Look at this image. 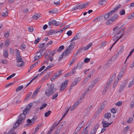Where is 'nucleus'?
Masks as SVG:
<instances>
[{"label": "nucleus", "instance_id": "nucleus-11", "mask_svg": "<svg viewBox=\"0 0 134 134\" xmlns=\"http://www.w3.org/2000/svg\"><path fill=\"white\" fill-rule=\"evenodd\" d=\"M42 98H40L36 101L34 102V103L36 104V106L40 107V109H42Z\"/></svg>", "mask_w": 134, "mask_h": 134}, {"label": "nucleus", "instance_id": "nucleus-34", "mask_svg": "<svg viewBox=\"0 0 134 134\" xmlns=\"http://www.w3.org/2000/svg\"><path fill=\"white\" fill-rule=\"evenodd\" d=\"M76 83H77L76 82L74 81L72 83L71 86L70 87L69 90L72 89L73 87L76 84Z\"/></svg>", "mask_w": 134, "mask_h": 134}, {"label": "nucleus", "instance_id": "nucleus-29", "mask_svg": "<svg viewBox=\"0 0 134 134\" xmlns=\"http://www.w3.org/2000/svg\"><path fill=\"white\" fill-rule=\"evenodd\" d=\"M113 30L114 31H115L116 30L118 32L117 33H119L121 32V31L120 30V29L119 28V27H118V26H116L113 29Z\"/></svg>", "mask_w": 134, "mask_h": 134}, {"label": "nucleus", "instance_id": "nucleus-33", "mask_svg": "<svg viewBox=\"0 0 134 134\" xmlns=\"http://www.w3.org/2000/svg\"><path fill=\"white\" fill-rule=\"evenodd\" d=\"M4 56L5 58L8 57V52L7 50H5L4 51Z\"/></svg>", "mask_w": 134, "mask_h": 134}, {"label": "nucleus", "instance_id": "nucleus-14", "mask_svg": "<svg viewBox=\"0 0 134 134\" xmlns=\"http://www.w3.org/2000/svg\"><path fill=\"white\" fill-rule=\"evenodd\" d=\"M78 9H83V5H82V4H78V5H76V6L74 8H72L71 10L72 11H74Z\"/></svg>", "mask_w": 134, "mask_h": 134}, {"label": "nucleus", "instance_id": "nucleus-23", "mask_svg": "<svg viewBox=\"0 0 134 134\" xmlns=\"http://www.w3.org/2000/svg\"><path fill=\"white\" fill-rule=\"evenodd\" d=\"M125 87V84H122L121 85L120 89H119V92H121Z\"/></svg>", "mask_w": 134, "mask_h": 134}, {"label": "nucleus", "instance_id": "nucleus-32", "mask_svg": "<svg viewBox=\"0 0 134 134\" xmlns=\"http://www.w3.org/2000/svg\"><path fill=\"white\" fill-rule=\"evenodd\" d=\"M64 48V46H63L62 45L60 46L58 49H57V50L58 52H61Z\"/></svg>", "mask_w": 134, "mask_h": 134}, {"label": "nucleus", "instance_id": "nucleus-25", "mask_svg": "<svg viewBox=\"0 0 134 134\" xmlns=\"http://www.w3.org/2000/svg\"><path fill=\"white\" fill-rule=\"evenodd\" d=\"M77 68V65H76V66H75L73 69H72V71L71 72H71V75L75 73V72H76L75 70Z\"/></svg>", "mask_w": 134, "mask_h": 134}, {"label": "nucleus", "instance_id": "nucleus-56", "mask_svg": "<svg viewBox=\"0 0 134 134\" xmlns=\"http://www.w3.org/2000/svg\"><path fill=\"white\" fill-rule=\"evenodd\" d=\"M76 60V58H74L73 59H72L70 62V63L69 64V65H71L72 64H73L74 62Z\"/></svg>", "mask_w": 134, "mask_h": 134}, {"label": "nucleus", "instance_id": "nucleus-60", "mask_svg": "<svg viewBox=\"0 0 134 134\" xmlns=\"http://www.w3.org/2000/svg\"><path fill=\"white\" fill-rule=\"evenodd\" d=\"M90 77L88 76H87L85 78V79L84 80V82H86L87 81L90 79Z\"/></svg>", "mask_w": 134, "mask_h": 134}, {"label": "nucleus", "instance_id": "nucleus-15", "mask_svg": "<svg viewBox=\"0 0 134 134\" xmlns=\"http://www.w3.org/2000/svg\"><path fill=\"white\" fill-rule=\"evenodd\" d=\"M98 79H95L91 83V85L89 86V88L90 89H92L93 86L95 85V84L98 82Z\"/></svg>", "mask_w": 134, "mask_h": 134}, {"label": "nucleus", "instance_id": "nucleus-43", "mask_svg": "<svg viewBox=\"0 0 134 134\" xmlns=\"http://www.w3.org/2000/svg\"><path fill=\"white\" fill-rule=\"evenodd\" d=\"M51 113V111L50 110H48V111L46 112L44 114V116L45 117H47Z\"/></svg>", "mask_w": 134, "mask_h": 134}, {"label": "nucleus", "instance_id": "nucleus-13", "mask_svg": "<svg viewBox=\"0 0 134 134\" xmlns=\"http://www.w3.org/2000/svg\"><path fill=\"white\" fill-rule=\"evenodd\" d=\"M60 32L59 30H57L55 31L53 30H50L48 33V34L49 35H52L53 34H56L57 33Z\"/></svg>", "mask_w": 134, "mask_h": 134}, {"label": "nucleus", "instance_id": "nucleus-61", "mask_svg": "<svg viewBox=\"0 0 134 134\" xmlns=\"http://www.w3.org/2000/svg\"><path fill=\"white\" fill-rule=\"evenodd\" d=\"M28 30L30 32H32L33 31V28L32 27H30L28 28Z\"/></svg>", "mask_w": 134, "mask_h": 134}, {"label": "nucleus", "instance_id": "nucleus-36", "mask_svg": "<svg viewBox=\"0 0 134 134\" xmlns=\"http://www.w3.org/2000/svg\"><path fill=\"white\" fill-rule=\"evenodd\" d=\"M88 130H86L85 131L84 129H83L80 132V133L81 134H83V133L85 134H88Z\"/></svg>", "mask_w": 134, "mask_h": 134}, {"label": "nucleus", "instance_id": "nucleus-58", "mask_svg": "<svg viewBox=\"0 0 134 134\" xmlns=\"http://www.w3.org/2000/svg\"><path fill=\"white\" fill-rule=\"evenodd\" d=\"M90 60V59L87 58H85L84 60V62L85 63H87L89 62Z\"/></svg>", "mask_w": 134, "mask_h": 134}, {"label": "nucleus", "instance_id": "nucleus-20", "mask_svg": "<svg viewBox=\"0 0 134 134\" xmlns=\"http://www.w3.org/2000/svg\"><path fill=\"white\" fill-rule=\"evenodd\" d=\"M111 116V114L110 113H108L105 114L104 118L106 119H108L110 118Z\"/></svg>", "mask_w": 134, "mask_h": 134}, {"label": "nucleus", "instance_id": "nucleus-4", "mask_svg": "<svg viewBox=\"0 0 134 134\" xmlns=\"http://www.w3.org/2000/svg\"><path fill=\"white\" fill-rule=\"evenodd\" d=\"M121 7V5L120 4L118 6L113 9L109 13L105 14L104 16L105 20H106L108 19L111 16L112 14H114V13L120 8Z\"/></svg>", "mask_w": 134, "mask_h": 134}, {"label": "nucleus", "instance_id": "nucleus-28", "mask_svg": "<svg viewBox=\"0 0 134 134\" xmlns=\"http://www.w3.org/2000/svg\"><path fill=\"white\" fill-rule=\"evenodd\" d=\"M21 96H19V97H16V102L17 104L20 103L21 102V101L20 99Z\"/></svg>", "mask_w": 134, "mask_h": 134}, {"label": "nucleus", "instance_id": "nucleus-47", "mask_svg": "<svg viewBox=\"0 0 134 134\" xmlns=\"http://www.w3.org/2000/svg\"><path fill=\"white\" fill-rule=\"evenodd\" d=\"M15 75V73H13L11 75H10L8 77H7V80H9L10 79H11L12 77H14Z\"/></svg>", "mask_w": 134, "mask_h": 134}, {"label": "nucleus", "instance_id": "nucleus-19", "mask_svg": "<svg viewBox=\"0 0 134 134\" xmlns=\"http://www.w3.org/2000/svg\"><path fill=\"white\" fill-rule=\"evenodd\" d=\"M50 74V73H48L42 78V81L47 80L49 77V75Z\"/></svg>", "mask_w": 134, "mask_h": 134}, {"label": "nucleus", "instance_id": "nucleus-49", "mask_svg": "<svg viewBox=\"0 0 134 134\" xmlns=\"http://www.w3.org/2000/svg\"><path fill=\"white\" fill-rule=\"evenodd\" d=\"M37 93H38L37 92H36V91H35L34 92V93L33 94H32V96H31V98L32 99H33L34 97H36V96Z\"/></svg>", "mask_w": 134, "mask_h": 134}, {"label": "nucleus", "instance_id": "nucleus-59", "mask_svg": "<svg viewBox=\"0 0 134 134\" xmlns=\"http://www.w3.org/2000/svg\"><path fill=\"white\" fill-rule=\"evenodd\" d=\"M133 121V119L132 118H130L127 120V122L128 123H130Z\"/></svg>", "mask_w": 134, "mask_h": 134}, {"label": "nucleus", "instance_id": "nucleus-2", "mask_svg": "<svg viewBox=\"0 0 134 134\" xmlns=\"http://www.w3.org/2000/svg\"><path fill=\"white\" fill-rule=\"evenodd\" d=\"M16 50L15 55L16 56V59L17 63L16 66L18 67H21L24 65L25 63L23 61L22 58L20 55L19 51L17 49H16Z\"/></svg>", "mask_w": 134, "mask_h": 134}, {"label": "nucleus", "instance_id": "nucleus-21", "mask_svg": "<svg viewBox=\"0 0 134 134\" xmlns=\"http://www.w3.org/2000/svg\"><path fill=\"white\" fill-rule=\"evenodd\" d=\"M32 94V92H30L27 95L26 97L25 98L24 100L25 101L29 99V98Z\"/></svg>", "mask_w": 134, "mask_h": 134}, {"label": "nucleus", "instance_id": "nucleus-42", "mask_svg": "<svg viewBox=\"0 0 134 134\" xmlns=\"http://www.w3.org/2000/svg\"><path fill=\"white\" fill-rule=\"evenodd\" d=\"M134 17V12L132 13L130 15L127 17L129 19H131Z\"/></svg>", "mask_w": 134, "mask_h": 134}, {"label": "nucleus", "instance_id": "nucleus-57", "mask_svg": "<svg viewBox=\"0 0 134 134\" xmlns=\"http://www.w3.org/2000/svg\"><path fill=\"white\" fill-rule=\"evenodd\" d=\"M116 108H113L111 110V112L114 114L115 113H116Z\"/></svg>", "mask_w": 134, "mask_h": 134}, {"label": "nucleus", "instance_id": "nucleus-22", "mask_svg": "<svg viewBox=\"0 0 134 134\" xmlns=\"http://www.w3.org/2000/svg\"><path fill=\"white\" fill-rule=\"evenodd\" d=\"M42 126V125L41 124H39L37 125L35 129V131L37 132L38 131V130L41 128Z\"/></svg>", "mask_w": 134, "mask_h": 134}, {"label": "nucleus", "instance_id": "nucleus-6", "mask_svg": "<svg viewBox=\"0 0 134 134\" xmlns=\"http://www.w3.org/2000/svg\"><path fill=\"white\" fill-rule=\"evenodd\" d=\"M119 17V15L118 14H114L107 20L106 22V24L108 25H111Z\"/></svg>", "mask_w": 134, "mask_h": 134}, {"label": "nucleus", "instance_id": "nucleus-27", "mask_svg": "<svg viewBox=\"0 0 134 134\" xmlns=\"http://www.w3.org/2000/svg\"><path fill=\"white\" fill-rule=\"evenodd\" d=\"M84 63L83 62H82L81 63H79L77 64V65L79 69V70L80 69H81L82 68V66L83 65Z\"/></svg>", "mask_w": 134, "mask_h": 134}, {"label": "nucleus", "instance_id": "nucleus-62", "mask_svg": "<svg viewBox=\"0 0 134 134\" xmlns=\"http://www.w3.org/2000/svg\"><path fill=\"white\" fill-rule=\"evenodd\" d=\"M82 99L81 98V97H80L76 101V103L77 102L80 104L81 102Z\"/></svg>", "mask_w": 134, "mask_h": 134}, {"label": "nucleus", "instance_id": "nucleus-24", "mask_svg": "<svg viewBox=\"0 0 134 134\" xmlns=\"http://www.w3.org/2000/svg\"><path fill=\"white\" fill-rule=\"evenodd\" d=\"M58 12V10L57 9H53L52 10L49 11V13H51L52 14H55Z\"/></svg>", "mask_w": 134, "mask_h": 134}, {"label": "nucleus", "instance_id": "nucleus-8", "mask_svg": "<svg viewBox=\"0 0 134 134\" xmlns=\"http://www.w3.org/2000/svg\"><path fill=\"white\" fill-rule=\"evenodd\" d=\"M68 80H66L61 84L60 87V90L61 91L65 90L67 87L68 83Z\"/></svg>", "mask_w": 134, "mask_h": 134}, {"label": "nucleus", "instance_id": "nucleus-54", "mask_svg": "<svg viewBox=\"0 0 134 134\" xmlns=\"http://www.w3.org/2000/svg\"><path fill=\"white\" fill-rule=\"evenodd\" d=\"M119 13L121 15H122L124 14L125 13V10L123 9L121 10L120 11Z\"/></svg>", "mask_w": 134, "mask_h": 134}, {"label": "nucleus", "instance_id": "nucleus-39", "mask_svg": "<svg viewBox=\"0 0 134 134\" xmlns=\"http://www.w3.org/2000/svg\"><path fill=\"white\" fill-rule=\"evenodd\" d=\"M54 65V64L53 63H52V64H51L47 66L46 68V70H48L49 69H50Z\"/></svg>", "mask_w": 134, "mask_h": 134}, {"label": "nucleus", "instance_id": "nucleus-12", "mask_svg": "<svg viewBox=\"0 0 134 134\" xmlns=\"http://www.w3.org/2000/svg\"><path fill=\"white\" fill-rule=\"evenodd\" d=\"M107 121H105L104 119L102 120V124H103V127H108L112 123L111 122L110 123H107Z\"/></svg>", "mask_w": 134, "mask_h": 134}, {"label": "nucleus", "instance_id": "nucleus-10", "mask_svg": "<svg viewBox=\"0 0 134 134\" xmlns=\"http://www.w3.org/2000/svg\"><path fill=\"white\" fill-rule=\"evenodd\" d=\"M59 124V123L58 122L57 123H55L54 124L49 131L47 132V134H51L52 131L54 129L55 127H56Z\"/></svg>", "mask_w": 134, "mask_h": 134}, {"label": "nucleus", "instance_id": "nucleus-63", "mask_svg": "<svg viewBox=\"0 0 134 134\" xmlns=\"http://www.w3.org/2000/svg\"><path fill=\"white\" fill-rule=\"evenodd\" d=\"M41 38H37L36 40L35 41V42H34V43L35 44H36L38 43L40 40Z\"/></svg>", "mask_w": 134, "mask_h": 134}, {"label": "nucleus", "instance_id": "nucleus-53", "mask_svg": "<svg viewBox=\"0 0 134 134\" xmlns=\"http://www.w3.org/2000/svg\"><path fill=\"white\" fill-rule=\"evenodd\" d=\"M99 126V125L98 124H97L94 126L93 129L96 131Z\"/></svg>", "mask_w": 134, "mask_h": 134}, {"label": "nucleus", "instance_id": "nucleus-17", "mask_svg": "<svg viewBox=\"0 0 134 134\" xmlns=\"http://www.w3.org/2000/svg\"><path fill=\"white\" fill-rule=\"evenodd\" d=\"M120 54L119 52H118L117 53L115 54L109 60V61H111L113 60H114L116 58H117L118 57L119 55Z\"/></svg>", "mask_w": 134, "mask_h": 134}, {"label": "nucleus", "instance_id": "nucleus-9", "mask_svg": "<svg viewBox=\"0 0 134 134\" xmlns=\"http://www.w3.org/2000/svg\"><path fill=\"white\" fill-rule=\"evenodd\" d=\"M42 51V49H41L37 52V54L34 57L35 60H37L41 57L42 56L41 54Z\"/></svg>", "mask_w": 134, "mask_h": 134}, {"label": "nucleus", "instance_id": "nucleus-44", "mask_svg": "<svg viewBox=\"0 0 134 134\" xmlns=\"http://www.w3.org/2000/svg\"><path fill=\"white\" fill-rule=\"evenodd\" d=\"M58 51L57 50V49H55L52 52V53H51L49 55H51V56H53L54 54L56 53Z\"/></svg>", "mask_w": 134, "mask_h": 134}, {"label": "nucleus", "instance_id": "nucleus-55", "mask_svg": "<svg viewBox=\"0 0 134 134\" xmlns=\"http://www.w3.org/2000/svg\"><path fill=\"white\" fill-rule=\"evenodd\" d=\"M81 78L80 77H79L76 78L74 80V81L77 83L78 82L80 81L81 80Z\"/></svg>", "mask_w": 134, "mask_h": 134}, {"label": "nucleus", "instance_id": "nucleus-3", "mask_svg": "<svg viewBox=\"0 0 134 134\" xmlns=\"http://www.w3.org/2000/svg\"><path fill=\"white\" fill-rule=\"evenodd\" d=\"M56 90V89L54 88V84H52L48 87L45 91V94L48 96H49L52 95Z\"/></svg>", "mask_w": 134, "mask_h": 134}, {"label": "nucleus", "instance_id": "nucleus-1", "mask_svg": "<svg viewBox=\"0 0 134 134\" xmlns=\"http://www.w3.org/2000/svg\"><path fill=\"white\" fill-rule=\"evenodd\" d=\"M32 103H30L27 105L26 107L23 110V113L20 114L18 117V119L13 126L14 129L16 128L23 122L26 118V115L28 114L29 112L30 109L32 105Z\"/></svg>", "mask_w": 134, "mask_h": 134}, {"label": "nucleus", "instance_id": "nucleus-30", "mask_svg": "<svg viewBox=\"0 0 134 134\" xmlns=\"http://www.w3.org/2000/svg\"><path fill=\"white\" fill-rule=\"evenodd\" d=\"M63 52L62 53V54L60 56L58 59V61H60V60L62 59L63 58V56H67L68 55H66L65 53H64V54H63Z\"/></svg>", "mask_w": 134, "mask_h": 134}, {"label": "nucleus", "instance_id": "nucleus-26", "mask_svg": "<svg viewBox=\"0 0 134 134\" xmlns=\"http://www.w3.org/2000/svg\"><path fill=\"white\" fill-rule=\"evenodd\" d=\"M106 3L107 1L105 0H101L99 2V4L102 5H104Z\"/></svg>", "mask_w": 134, "mask_h": 134}, {"label": "nucleus", "instance_id": "nucleus-41", "mask_svg": "<svg viewBox=\"0 0 134 134\" xmlns=\"http://www.w3.org/2000/svg\"><path fill=\"white\" fill-rule=\"evenodd\" d=\"M23 88V86H20L17 88L16 90V92H18L21 90Z\"/></svg>", "mask_w": 134, "mask_h": 134}, {"label": "nucleus", "instance_id": "nucleus-5", "mask_svg": "<svg viewBox=\"0 0 134 134\" xmlns=\"http://www.w3.org/2000/svg\"><path fill=\"white\" fill-rule=\"evenodd\" d=\"M75 43L74 42H72L67 48L63 52V54L65 53L66 55H69L72 51L75 46Z\"/></svg>", "mask_w": 134, "mask_h": 134}, {"label": "nucleus", "instance_id": "nucleus-31", "mask_svg": "<svg viewBox=\"0 0 134 134\" xmlns=\"http://www.w3.org/2000/svg\"><path fill=\"white\" fill-rule=\"evenodd\" d=\"M65 123L66 122L65 121L62 122L60 123V125L58 127V128H60V129H62V128L63 127V125L65 124Z\"/></svg>", "mask_w": 134, "mask_h": 134}, {"label": "nucleus", "instance_id": "nucleus-7", "mask_svg": "<svg viewBox=\"0 0 134 134\" xmlns=\"http://www.w3.org/2000/svg\"><path fill=\"white\" fill-rule=\"evenodd\" d=\"M92 45L91 43L87 45L86 46H83L79 49L77 51V52L79 53L81 52L82 50H88Z\"/></svg>", "mask_w": 134, "mask_h": 134}, {"label": "nucleus", "instance_id": "nucleus-52", "mask_svg": "<svg viewBox=\"0 0 134 134\" xmlns=\"http://www.w3.org/2000/svg\"><path fill=\"white\" fill-rule=\"evenodd\" d=\"M9 36V33L8 31L5 32L4 33V36L5 38H7Z\"/></svg>", "mask_w": 134, "mask_h": 134}, {"label": "nucleus", "instance_id": "nucleus-46", "mask_svg": "<svg viewBox=\"0 0 134 134\" xmlns=\"http://www.w3.org/2000/svg\"><path fill=\"white\" fill-rule=\"evenodd\" d=\"M116 74H114L113 76L110 79L109 81H112L115 79Z\"/></svg>", "mask_w": 134, "mask_h": 134}, {"label": "nucleus", "instance_id": "nucleus-18", "mask_svg": "<svg viewBox=\"0 0 134 134\" xmlns=\"http://www.w3.org/2000/svg\"><path fill=\"white\" fill-rule=\"evenodd\" d=\"M124 69H122V71H121L118 77V78L119 79H121V78L124 74Z\"/></svg>", "mask_w": 134, "mask_h": 134}, {"label": "nucleus", "instance_id": "nucleus-16", "mask_svg": "<svg viewBox=\"0 0 134 134\" xmlns=\"http://www.w3.org/2000/svg\"><path fill=\"white\" fill-rule=\"evenodd\" d=\"M52 23V24L56 26H58L60 25L61 23L60 22H57L54 19L51 20Z\"/></svg>", "mask_w": 134, "mask_h": 134}, {"label": "nucleus", "instance_id": "nucleus-37", "mask_svg": "<svg viewBox=\"0 0 134 134\" xmlns=\"http://www.w3.org/2000/svg\"><path fill=\"white\" fill-rule=\"evenodd\" d=\"M107 43V42L106 41H104L100 45V47L101 48H103L105 45V44Z\"/></svg>", "mask_w": 134, "mask_h": 134}, {"label": "nucleus", "instance_id": "nucleus-35", "mask_svg": "<svg viewBox=\"0 0 134 134\" xmlns=\"http://www.w3.org/2000/svg\"><path fill=\"white\" fill-rule=\"evenodd\" d=\"M69 26L70 25H66L64 27V28H63L60 30H59V31H60V32H61L62 31H64L65 29H66L67 28L69 27Z\"/></svg>", "mask_w": 134, "mask_h": 134}, {"label": "nucleus", "instance_id": "nucleus-48", "mask_svg": "<svg viewBox=\"0 0 134 134\" xmlns=\"http://www.w3.org/2000/svg\"><path fill=\"white\" fill-rule=\"evenodd\" d=\"M48 60H49L51 61H52L53 59L54 58L53 56L49 55L47 57Z\"/></svg>", "mask_w": 134, "mask_h": 134}, {"label": "nucleus", "instance_id": "nucleus-38", "mask_svg": "<svg viewBox=\"0 0 134 134\" xmlns=\"http://www.w3.org/2000/svg\"><path fill=\"white\" fill-rule=\"evenodd\" d=\"M89 4V3L88 2H87L84 3L82 4L83 8H85Z\"/></svg>", "mask_w": 134, "mask_h": 134}, {"label": "nucleus", "instance_id": "nucleus-64", "mask_svg": "<svg viewBox=\"0 0 134 134\" xmlns=\"http://www.w3.org/2000/svg\"><path fill=\"white\" fill-rule=\"evenodd\" d=\"M122 102H121L119 101L116 103L115 105L119 106L121 105H122Z\"/></svg>", "mask_w": 134, "mask_h": 134}, {"label": "nucleus", "instance_id": "nucleus-51", "mask_svg": "<svg viewBox=\"0 0 134 134\" xmlns=\"http://www.w3.org/2000/svg\"><path fill=\"white\" fill-rule=\"evenodd\" d=\"M80 130V129H79V126H78L75 130V133H74L73 134H76V133H77L79 132V131Z\"/></svg>", "mask_w": 134, "mask_h": 134}, {"label": "nucleus", "instance_id": "nucleus-40", "mask_svg": "<svg viewBox=\"0 0 134 134\" xmlns=\"http://www.w3.org/2000/svg\"><path fill=\"white\" fill-rule=\"evenodd\" d=\"M40 16L39 14H37L36 15H35L32 17V18L35 20L37 19Z\"/></svg>", "mask_w": 134, "mask_h": 134}, {"label": "nucleus", "instance_id": "nucleus-45", "mask_svg": "<svg viewBox=\"0 0 134 134\" xmlns=\"http://www.w3.org/2000/svg\"><path fill=\"white\" fill-rule=\"evenodd\" d=\"M62 129H60V128H58L57 129L54 133V134H58L60 132V130Z\"/></svg>", "mask_w": 134, "mask_h": 134}, {"label": "nucleus", "instance_id": "nucleus-50", "mask_svg": "<svg viewBox=\"0 0 134 134\" xmlns=\"http://www.w3.org/2000/svg\"><path fill=\"white\" fill-rule=\"evenodd\" d=\"M58 94L57 93H56L54 94L52 96V99H55L58 96Z\"/></svg>", "mask_w": 134, "mask_h": 134}]
</instances>
